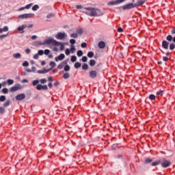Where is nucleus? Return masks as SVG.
Here are the masks:
<instances>
[{"label": "nucleus", "mask_w": 175, "mask_h": 175, "mask_svg": "<svg viewBox=\"0 0 175 175\" xmlns=\"http://www.w3.org/2000/svg\"><path fill=\"white\" fill-rule=\"evenodd\" d=\"M171 34L175 35V27H173V29L171 30Z\"/></svg>", "instance_id": "nucleus-56"}, {"label": "nucleus", "mask_w": 175, "mask_h": 175, "mask_svg": "<svg viewBox=\"0 0 175 175\" xmlns=\"http://www.w3.org/2000/svg\"><path fill=\"white\" fill-rule=\"evenodd\" d=\"M69 77H70L69 72H66L63 75V78L65 79H69Z\"/></svg>", "instance_id": "nucleus-22"}, {"label": "nucleus", "mask_w": 175, "mask_h": 175, "mask_svg": "<svg viewBox=\"0 0 175 175\" xmlns=\"http://www.w3.org/2000/svg\"><path fill=\"white\" fill-rule=\"evenodd\" d=\"M123 31H124V29H122V27H119V28L118 29V32H123Z\"/></svg>", "instance_id": "nucleus-60"}, {"label": "nucleus", "mask_w": 175, "mask_h": 175, "mask_svg": "<svg viewBox=\"0 0 175 175\" xmlns=\"http://www.w3.org/2000/svg\"><path fill=\"white\" fill-rule=\"evenodd\" d=\"M135 4L133 3H128L122 6L123 10H131V9L135 8Z\"/></svg>", "instance_id": "nucleus-7"}, {"label": "nucleus", "mask_w": 175, "mask_h": 175, "mask_svg": "<svg viewBox=\"0 0 175 175\" xmlns=\"http://www.w3.org/2000/svg\"><path fill=\"white\" fill-rule=\"evenodd\" d=\"M151 162H152V159H146L145 160V163H151Z\"/></svg>", "instance_id": "nucleus-43"}, {"label": "nucleus", "mask_w": 175, "mask_h": 175, "mask_svg": "<svg viewBox=\"0 0 175 175\" xmlns=\"http://www.w3.org/2000/svg\"><path fill=\"white\" fill-rule=\"evenodd\" d=\"M13 57L14 58H16V59H18V58H21V54L18 53H14L13 55Z\"/></svg>", "instance_id": "nucleus-25"}, {"label": "nucleus", "mask_w": 175, "mask_h": 175, "mask_svg": "<svg viewBox=\"0 0 175 175\" xmlns=\"http://www.w3.org/2000/svg\"><path fill=\"white\" fill-rule=\"evenodd\" d=\"M38 37L36 36H31V39L33 40H35V39H36Z\"/></svg>", "instance_id": "nucleus-64"}, {"label": "nucleus", "mask_w": 175, "mask_h": 175, "mask_svg": "<svg viewBox=\"0 0 175 175\" xmlns=\"http://www.w3.org/2000/svg\"><path fill=\"white\" fill-rule=\"evenodd\" d=\"M82 69H83V70H88V64H84L82 66Z\"/></svg>", "instance_id": "nucleus-29"}, {"label": "nucleus", "mask_w": 175, "mask_h": 175, "mask_svg": "<svg viewBox=\"0 0 175 175\" xmlns=\"http://www.w3.org/2000/svg\"><path fill=\"white\" fill-rule=\"evenodd\" d=\"M88 58L87 57V56H83L82 57V62H87Z\"/></svg>", "instance_id": "nucleus-45"}, {"label": "nucleus", "mask_w": 175, "mask_h": 175, "mask_svg": "<svg viewBox=\"0 0 175 175\" xmlns=\"http://www.w3.org/2000/svg\"><path fill=\"white\" fill-rule=\"evenodd\" d=\"M175 49V44L174 43H171L170 44V50H174Z\"/></svg>", "instance_id": "nucleus-36"}, {"label": "nucleus", "mask_w": 175, "mask_h": 175, "mask_svg": "<svg viewBox=\"0 0 175 175\" xmlns=\"http://www.w3.org/2000/svg\"><path fill=\"white\" fill-rule=\"evenodd\" d=\"M77 61V57L75 55L71 56V62H76Z\"/></svg>", "instance_id": "nucleus-28"}, {"label": "nucleus", "mask_w": 175, "mask_h": 175, "mask_svg": "<svg viewBox=\"0 0 175 175\" xmlns=\"http://www.w3.org/2000/svg\"><path fill=\"white\" fill-rule=\"evenodd\" d=\"M74 68H75V69H79V68H81V64L79 62H76L74 65Z\"/></svg>", "instance_id": "nucleus-19"}, {"label": "nucleus", "mask_w": 175, "mask_h": 175, "mask_svg": "<svg viewBox=\"0 0 175 175\" xmlns=\"http://www.w3.org/2000/svg\"><path fill=\"white\" fill-rule=\"evenodd\" d=\"M65 58V55L64 53H61L57 57H55V60L56 62H58L59 61H62Z\"/></svg>", "instance_id": "nucleus-13"}, {"label": "nucleus", "mask_w": 175, "mask_h": 175, "mask_svg": "<svg viewBox=\"0 0 175 175\" xmlns=\"http://www.w3.org/2000/svg\"><path fill=\"white\" fill-rule=\"evenodd\" d=\"M166 40L167 42H172V40H173L174 43H175V36L173 37V36L169 34L168 36H167L166 37Z\"/></svg>", "instance_id": "nucleus-15"}, {"label": "nucleus", "mask_w": 175, "mask_h": 175, "mask_svg": "<svg viewBox=\"0 0 175 175\" xmlns=\"http://www.w3.org/2000/svg\"><path fill=\"white\" fill-rule=\"evenodd\" d=\"M96 64V62L94 59H90V66H95V64Z\"/></svg>", "instance_id": "nucleus-24"}, {"label": "nucleus", "mask_w": 175, "mask_h": 175, "mask_svg": "<svg viewBox=\"0 0 175 175\" xmlns=\"http://www.w3.org/2000/svg\"><path fill=\"white\" fill-rule=\"evenodd\" d=\"M3 94H8L9 92V90L6 88L2 89Z\"/></svg>", "instance_id": "nucleus-40"}, {"label": "nucleus", "mask_w": 175, "mask_h": 175, "mask_svg": "<svg viewBox=\"0 0 175 175\" xmlns=\"http://www.w3.org/2000/svg\"><path fill=\"white\" fill-rule=\"evenodd\" d=\"M38 9H39V6L38 5H35L32 7V10H33V12H36Z\"/></svg>", "instance_id": "nucleus-37"}, {"label": "nucleus", "mask_w": 175, "mask_h": 175, "mask_svg": "<svg viewBox=\"0 0 175 175\" xmlns=\"http://www.w3.org/2000/svg\"><path fill=\"white\" fill-rule=\"evenodd\" d=\"M55 38L59 40H64L66 38V33L59 32L55 35Z\"/></svg>", "instance_id": "nucleus-6"}, {"label": "nucleus", "mask_w": 175, "mask_h": 175, "mask_svg": "<svg viewBox=\"0 0 175 175\" xmlns=\"http://www.w3.org/2000/svg\"><path fill=\"white\" fill-rule=\"evenodd\" d=\"M160 164L161 165L162 167L166 168L169 167L172 165V161L166 159V158H163L161 160Z\"/></svg>", "instance_id": "nucleus-4"}, {"label": "nucleus", "mask_w": 175, "mask_h": 175, "mask_svg": "<svg viewBox=\"0 0 175 175\" xmlns=\"http://www.w3.org/2000/svg\"><path fill=\"white\" fill-rule=\"evenodd\" d=\"M49 65H50V66H51V69H53V68H55V66H56L55 62H51Z\"/></svg>", "instance_id": "nucleus-35"}, {"label": "nucleus", "mask_w": 175, "mask_h": 175, "mask_svg": "<svg viewBox=\"0 0 175 175\" xmlns=\"http://www.w3.org/2000/svg\"><path fill=\"white\" fill-rule=\"evenodd\" d=\"M50 70H51V68H49V69L43 68V70H38L37 73H39V74L49 73V72H50Z\"/></svg>", "instance_id": "nucleus-16"}, {"label": "nucleus", "mask_w": 175, "mask_h": 175, "mask_svg": "<svg viewBox=\"0 0 175 175\" xmlns=\"http://www.w3.org/2000/svg\"><path fill=\"white\" fill-rule=\"evenodd\" d=\"M53 85H54L55 87H58V85H59V82L58 81H56L54 83Z\"/></svg>", "instance_id": "nucleus-54"}, {"label": "nucleus", "mask_w": 175, "mask_h": 175, "mask_svg": "<svg viewBox=\"0 0 175 175\" xmlns=\"http://www.w3.org/2000/svg\"><path fill=\"white\" fill-rule=\"evenodd\" d=\"M39 83H41V84H39ZM47 83V79H41L39 80H34L32 82V85L35 87L36 85V90L38 91L43 90V91H47L49 90V87H47V85H42V84H46Z\"/></svg>", "instance_id": "nucleus-2"}, {"label": "nucleus", "mask_w": 175, "mask_h": 175, "mask_svg": "<svg viewBox=\"0 0 175 175\" xmlns=\"http://www.w3.org/2000/svg\"><path fill=\"white\" fill-rule=\"evenodd\" d=\"M88 57L89 58H92L94 57V52L90 51L88 53Z\"/></svg>", "instance_id": "nucleus-32"}, {"label": "nucleus", "mask_w": 175, "mask_h": 175, "mask_svg": "<svg viewBox=\"0 0 175 175\" xmlns=\"http://www.w3.org/2000/svg\"><path fill=\"white\" fill-rule=\"evenodd\" d=\"M65 54L66 55H69V54H70V50H69V49H66L65 51Z\"/></svg>", "instance_id": "nucleus-48"}, {"label": "nucleus", "mask_w": 175, "mask_h": 175, "mask_svg": "<svg viewBox=\"0 0 175 175\" xmlns=\"http://www.w3.org/2000/svg\"><path fill=\"white\" fill-rule=\"evenodd\" d=\"M81 47H82V49H85V47H87V43L83 42L81 44Z\"/></svg>", "instance_id": "nucleus-52"}, {"label": "nucleus", "mask_w": 175, "mask_h": 175, "mask_svg": "<svg viewBox=\"0 0 175 175\" xmlns=\"http://www.w3.org/2000/svg\"><path fill=\"white\" fill-rule=\"evenodd\" d=\"M10 100H8L3 104V107H8V106H10Z\"/></svg>", "instance_id": "nucleus-23"}, {"label": "nucleus", "mask_w": 175, "mask_h": 175, "mask_svg": "<svg viewBox=\"0 0 175 175\" xmlns=\"http://www.w3.org/2000/svg\"><path fill=\"white\" fill-rule=\"evenodd\" d=\"M44 53L45 55H49V54H50V50L45 49Z\"/></svg>", "instance_id": "nucleus-50"}, {"label": "nucleus", "mask_w": 175, "mask_h": 175, "mask_svg": "<svg viewBox=\"0 0 175 175\" xmlns=\"http://www.w3.org/2000/svg\"><path fill=\"white\" fill-rule=\"evenodd\" d=\"M33 58H34V59H38V58H39V54L37 53V54L34 55Z\"/></svg>", "instance_id": "nucleus-58"}, {"label": "nucleus", "mask_w": 175, "mask_h": 175, "mask_svg": "<svg viewBox=\"0 0 175 175\" xmlns=\"http://www.w3.org/2000/svg\"><path fill=\"white\" fill-rule=\"evenodd\" d=\"M5 100H6V96H0V102H5Z\"/></svg>", "instance_id": "nucleus-39"}, {"label": "nucleus", "mask_w": 175, "mask_h": 175, "mask_svg": "<svg viewBox=\"0 0 175 175\" xmlns=\"http://www.w3.org/2000/svg\"><path fill=\"white\" fill-rule=\"evenodd\" d=\"M48 87L49 88H53V83H51V82H50L49 83H48Z\"/></svg>", "instance_id": "nucleus-61"}, {"label": "nucleus", "mask_w": 175, "mask_h": 175, "mask_svg": "<svg viewBox=\"0 0 175 175\" xmlns=\"http://www.w3.org/2000/svg\"><path fill=\"white\" fill-rule=\"evenodd\" d=\"M70 44H75V43H76V40L75 39L70 40Z\"/></svg>", "instance_id": "nucleus-53"}, {"label": "nucleus", "mask_w": 175, "mask_h": 175, "mask_svg": "<svg viewBox=\"0 0 175 175\" xmlns=\"http://www.w3.org/2000/svg\"><path fill=\"white\" fill-rule=\"evenodd\" d=\"M39 44H42V46L44 44H52L53 46H60V50L62 51L64 50L65 46L64 44L54 39L53 38H49L44 41L43 43L40 42Z\"/></svg>", "instance_id": "nucleus-3"}, {"label": "nucleus", "mask_w": 175, "mask_h": 175, "mask_svg": "<svg viewBox=\"0 0 175 175\" xmlns=\"http://www.w3.org/2000/svg\"><path fill=\"white\" fill-rule=\"evenodd\" d=\"M51 17H54V14L51 13L46 16V18H51Z\"/></svg>", "instance_id": "nucleus-51"}, {"label": "nucleus", "mask_w": 175, "mask_h": 175, "mask_svg": "<svg viewBox=\"0 0 175 175\" xmlns=\"http://www.w3.org/2000/svg\"><path fill=\"white\" fill-rule=\"evenodd\" d=\"M89 76L90 79H96L98 72L96 70H92L89 72Z\"/></svg>", "instance_id": "nucleus-10"}, {"label": "nucleus", "mask_w": 175, "mask_h": 175, "mask_svg": "<svg viewBox=\"0 0 175 175\" xmlns=\"http://www.w3.org/2000/svg\"><path fill=\"white\" fill-rule=\"evenodd\" d=\"M118 147V144H113L112 145V150H116Z\"/></svg>", "instance_id": "nucleus-44"}, {"label": "nucleus", "mask_w": 175, "mask_h": 175, "mask_svg": "<svg viewBox=\"0 0 175 175\" xmlns=\"http://www.w3.org/2000/svg\"><path fill=\"white\" fill-rule=\"evenodd\" d=\"M161 47L163 49H165V50H168L169 49V42L167 40H163Z\"/></svg>", "instance_id": "nucleus-11"}, {"label": "nucleus", "mask_w": 175, "mask_h": 175, "mask_svg": "<svg viewBox=\"0 0 175 175\" xmlns=\"http://www.w3.org/2000/svg\"><path fill=\"white\" fill-rule=\"evenodd\" d=\"M48 81H53V77H49L48 78Z\"/></svg>", "instance_id": "nucleus-62"}, {"label": "nucleus", "mask_w": 175, "mask_h": 175, "mask_svg": "<svg viewBox=\"0 0 175 175\" xmlns=\"http://www.w3.org/2000/svg\"><path fill=\"white\" fill-rule=\"evenodd\" d=\"M53 51H58V48L57 47H53Z\"/></svg>", "instance_id": "nucleus-63"}, {"label": "nucleus", "mask_w": 175, "mask_h": 175, "mask_svg": "<svg viewBox=\"0 0 175 175\" xmlns=\"http://www.w3.org/2000/svg\"><path fill=\"white\" fill-rule=\"evenodd\" d=\"M83 13L90 17H99L103 16V12H102V10L92 7L84 8Z\"/></svg>", "instance_id": "nucleus-1"}, {"label": "nucleus", "mask_w": 175, "mask_h": 175, "mask_svg": "<svg viewBox=\"0 0 175 175\" xmlns=\"http://www.w3.org/2000/svg\"><path fill=\"white\" fill-rule=\"evenodd\" d=\"M25 53H26V54H29V53H31V49H25Z\"/></svg>", "instance_id": "nucleus-57"}, {"label": "nucleus", "mask_w": 175, "mask_h": 175, "mask_svg": "<svg viewBox=\"0 0 175 175\" xmlns=\"http://www.w3.org/2000/svg\"><path fill=\"white\" fill-rule=\"evenodd\" d=\"M6 113V109L3 107H0V114H4Z\"/></svg>", "instance_id": "nucleus-27"}, {"label": "nucleus", "mask_w": 175, "mask_h": 175, "mask_svg": "<svg viewBox=\"0 0 175 175\" xmlns=\"http://www.w3.org/2000/svg\"><path fill=\"white\" fill-rule=\"evenodd\" d=\"M146 0H138L137 3H134V5L135 8H139V6H142V5H144L145 3Z\"/></svg>", "instance_id": "nucleus-14"}, {"label": "nucleus", "mask_w": 175, "mask_h": 175, "mask_svg": "<svg viewBox=\"0 0 175 175\" xmlns=\"http://www.w3.org/2000/svg\"><path fill=\"white\" fill-rule=\"evenodd\" d=\"M35 16L34 14H23L19 15V18H31Z\"/></svg>", "instance_id": "nucleus-9"}, {"label": "nucleus", "mask_w": 175, "mask_h": 175, "mask_svg": "<svg viewBox=\"0 0 175 175\" xmlns=\"http://www.w3.org/2000/svg\"><path fill=\"white\" fill-rule=\"evenodd\" d=\"M37 54H38V55H43V54H44V52L43 51V50H39Z\"/></svg>", "instance_id": "nucleus-47"}, {"label": "nucleus", "mask_w": 175, "mask_h": 175, "mask_svg": "<svg viewBox=\"0 0 175 175\" xmlns=\"http://www.w3.org/2000/svg\"><path fill=\"white\" fill-rule=\"evenodd\" d=\"M3 32H8V31H9V27H8V26L3 27Z\"/></svg>", "instance_id": "nucleus-49"}, {"label": "nucleus", "mask_w": 175, "mask_h": 175, "mask_svg": "<svg viewBox=\"0 0 175 175\" xmlns=\"http://www.w3.org/2000/svg\"><path fill=\"white\" fill-rule=\"evenodd\" d=\"M65 65H66V62H63L62 63H60L58 66H57V68L58 69H63L64 66H65Z\"/></svg>", "instance_id": "nucleus-18"}, {"label": "nucleus", "mask_w": 175, "mask_h": 175, "mask_svg": "<svg viewBox=\"0 0 175 175\" xmlns=\"http://www.w3.org/2000/svg\"><path fill=\"white\" fill-rule=\"evenodd\" d=\"M6 36H8V34L0 36V40H2L3 38H6Z\"/></svg>", "instance_id": "nucleus-59"}, {"label": "nucleus", "mask_w": 175, "mask_h": 175, "mask_svg": "<svg viewBox=\"0 0 175 175\" xmlns=\"http://www.w3.org/2000/svg\"><path fill=\"white\" fill-rule=\"evenodd\" d=\"M84 31H83V29H78V30H77V35H83V33Z\"/></svg>", "instance_id": "nucleus-34"}, {"label": "nucleus", "mask_w": 175, "mask_h": 175, "mask_svg": "<svg viewBox=\"0 0 175 175\" xmlns=\"http://www.w3.org/2000/svg\"><path fill=\"white\" fill-rule=\"evenodd\" d=\"M70 36V38H73L74 39H76L77 38L78 35H77V33H71Z\"/></svg>", "instance_id": "nucleus-30"}, {"label": "nucleus", "mask_w": 175, "mask_h": 175, "mask_svg": "<svg viewBox=\"0 0 175 175\" xmlns=\"http://www.w3.org/2000/svg\"><path fill=\"white\" fill-rule=\"evenodd\" d=\"M15 99L16 100H23V99H25V94H20L16 96Z\"/></svg>", "instance_id": "nucleus-12"}, {"label": "nucleus", "mask_w": 175, "mask_h": 175, "mask_svg": "<svg viewBox=\"0 0 175 175\" xmlns=\"http://www.w3.org/2000/svg\"><path fill=\"white\" fill-rule=\"evenodd\" d=\"M98 46L99 49H105V47H106V43L103 41H100L98 42Z\"/></svg>", "instance_id": "nucleus-17"}, {"label": "nucleus", "mask_w": 175, "mask_h": 175, "mask_svg": "<svg viewBox=\"0 0 175 175\" xmlns=\"http://www.w3.org/2000/svg\"><path fill=\"white\" fill-rule=\"evenodd\" d=\"M158 165H161V160L156 161L152 163V166H158Z\"/></svg>", "instance_id": "nucleus-21"}, {"label": "nucleus", "mask_w": 175, "mask_h": 175, "mask_svg": "<svg viewBox=\"0 0 175 175\" xmlns=\"http://www.w3.org/2000/svg\"><path fill=\"white\" fill-rule=\"evenodd\" d=\"M20 90H23V86H21L20 83H17L10 88V92H16V91H18Z\"/></svg>", "instance_id": "nucleus-5"}, {"label": "nucleus", "mask_w": 175, "mask_h": 175, "mask_svg": "<svg viewBox=\"0 0 175 175\" xmlns=\"http://www.w3.org/2000/svg\"><path fill=\"white\" fill-rule=\"evenodd\" d=\"M163 94H164L163 90H159V91H157V95H161V96H162V95H163Z\"/></svg>", "instance_id": "nucleus-41"}, {"label": "nucleus", "mask_w": 175, "mask_h": 175, "mask_svg": "<svg viewBox=\"0 0 175 175\" xmlns=\"http://www.w3.org/2000/svg\"><path fill=\"white\" fill-rule=\"evenodd\" d=\"M27 28V25H22L18 27V31H24V29Z\"/></svg>", "instance_id": "nucleus-20"}, {"label": "nucleus", "mask_w": 175, "mask_h": 175, "mask_svg": "<svg viewBox=\"0 0 175 175\" xmlns=\"http://www.w3.org/2000/svg\"><path fill=\"white\" fill-rule=\"evenodd\" d=\"M77 55L78 57H81V56L83 55V51H81V50L78 51L77 52Z\"/></svg>", "instance_id": "nucleus-33"}, {"label": "nucleus", "mask_w": 175, "mask_h": 175, "mask_svg": "<svg viewBox=\"0 0 175 175\" xmlns=\"http://www.w3.org/2000/svg\"><path fill=\"white\" fill-rule=\"evenodd\" d=\"M32 5H33V3H29V4H27L25 8V9H31V8L32 7Z\"/></svg>", "instance_id": "nucleus-42"}, {"label": "nucleus", "mask_w": 175, "mask_h": 175, "mask_svg": "<svg viewBox=\"0 0 175 175\" xmlns=\"http://www.w3.org/2000/svg\"><path fill=\"white\" fill-rule=\"evenodd\" d=\"M23 66H29V63L27 61H25L23 63Z\"/></svg>", "instance_id": "nucleus-46"}, {"label": "nucleus", "mask_w": 175, "mask_h": 175, "mask_svg": "<svg viewBox=\"0 0 175 175\" xmlns=\"http://www.w3.org/2000/svg\"><path fill=\"white\" fill-rule=\"evenodd\" d=\"M126 0H116V1H111L108 3V5L109 6H113V5H120V3H122L123 2H125Z\"/></svg>", "instance_id": "nucleus-8"}, {"label": "nucleus", "mask_w": 175, "mask_h": 175, "mask_svg": "<svg viewBox=\"0 0 175 175\" xmlns=\"http://www.w3.org/2000/svg\"><path fill=\"white\" fill-rule=\"evenodd\" d=\"M149 99L150 100H155V95H154V94L149 95Z\"/></svg>", "instance_id": "nucleus-38"}, {"label": "nucleus", "mask_w": 175, "mask_h": 175, "mask_svg": "<svg viewBox=\"0 0 175 175\" xmlns=\"http://www.w3.org/2000/svg\"><path fill=\"white\" fill-rule=\"evenodd\" d=\"M64 70L65 72H69V70H70V66L69 65H66L64 66Z\"/></svg>", "instance_id": "nucleus-31"}, {"label": "nucleus", "mask_w": 175, "mask_h": 175, "mask_svg": "<svg viewBox=\"0 0 175 175\" xmlns=\"http://www.w3.org/2000/svg\"><path fill=\"white\" fill-rule=\"evenodd\" d=\"M7 83L8 85H12V84H14V81L13 79H8Z\"/></svg>", "instance_id": "nucleus-26"}, {"label": "nucleus", "mask_w": 175, "mask_h": 175, "mask_svg": "<svg viewBox=\"0 0 175 175\" xmlns=\"http://www.w3.org/2000/svg\"><path fill=\"white\" fill-rule=\"evenodd\" d=\"M163 61H165V62H167V61H169V57H163Z\"/></svg>", "instance_id": "nucleus-55"}]
</instances>
